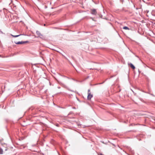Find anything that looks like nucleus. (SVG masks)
I'll use <instances>...</instances> for the list:
<instances>
[{"label":"nucleus","instance_id":"f257e3e1","mask_svg":"<svg viewBox=\"0 0 155 155\" xmlns=\"http://www.w3.org/2000/svg\"><path fill=\"white\" fill-rule=\"evenodd\" d=\"M87 94L88 95L87 97V99L88 100H90L93 97V95L91 94V93L90 92V89L88 90Z\"/></svg>","mask_w":155,"mask_h":155},{"label":"nucleus","instance_id":"f03ea898","mask_svg":"<svg viewBox=\"0 0 155 155\" xmlns=\"http://www.w3.org/2000/svg\"><path fill=\"white\" fill-rule=\"evenodd\" d=\"M91 13V14L96 15L97 14L96 9H92L90 10Z\"/></svg>","mask_w":155,"mask_h":155},{"label":"nucleus","instance_id":"7ed1b4c3","mask_svg":"<svg viewBox=\"0 0 155 155\" xmlns=\"http://www.w3.org/2000/svg\"><path fill=\"white\" fill-rule=\"evenodd\" d=\"M36 33L38 35V37L40 38H42L43 37V35L40 33V32L37 31L36 32Z\"/></svg>","mask_w":155,"mask_h":155},{"label":"nucleus","instance_id":"20e7f679","mask_svg":"<svg viewBox=\"0 0 155 155\" xmlns=\"http://www.w3.org/2000/svg\"><path fill=\"white\" fill-rule=\"evenodd\" d=\"M28 42V41H19L16 42H15V43L16 44L18 45V44L26 43Z\"/></svg>","mask_w":155,"mask_h":155},{"label":"nucleus","instance_id":"39448f33","mask_svg":"<svg viewBox=\"0 0 155 155\" xmlns=\"http://www.w3.org/2000/svg\"><path fill=\"white\" fill-rule=\"evenodd\" d=\"M128 65L130 66V67L133 69H134L135 68V66L131 63L128 64Z\"/></svg>","mask_w":155,"mask_h":155},{"label":"nucleus","instance_id":"423d86ee","mask_svg":"<svg viewBox=\"0 0 155 155\" xmlns=\"http://www.w3.org/2000/svg\"><path fill=\"white\" fill-rule=\"evenodd\" d=\"M11 36H12L13 37H14V38H16V37H18L20 35H11Z\"/></svg>","mask_w":155,"mask_h":155},{"label":"nucleus","instance_id":"0eeeda50","mask_svg":"<svg viewBox=\"0 0 155 155\" xmlns=\"http://www.w3.org/2000/svg\"><path fill=\"white\" fill-rule=\"evenodd\" d=\"M123 29H125V30H130V29L127 27V26L124 27L123 28Z\"/></svg>","mask_w":155,"mask_h":155},{"label":"nucleus","instance_id":"6e6552de","mask_svg":"<svg viewBox=\"0 0 155 155\" xmlns=\"http://www.w3.org/2000/svg\"><path fill=\"white\" fill-rule=\"evenodd\" d=\"M3 153V150L2 148H0V154H2Z\"/></svg>","mask_w":155,"mask_h":155},{"label":"nucleus","instance_id":"1a4fd4ad","mask_svg":"<svg viewBox=\"0 0 155 155\" xmlns=\"http://www.w3.org/2000/svg\"><path fill=\"white\" fill-rule=\"evenodd\" d=\"M139 99L142 102H145V101H144V100L143 99H142L141 98H139Z\"/></svg>","mask_w":155,"mask_h":155},{"label":"nucleus","instance_id":"9d476101","mask_svg":"<svg viewBox=\"0 0 155 155\" xmlns=\"http://www.w3.org/2000/svg\"><path fill=\"white\" fill-rule=\"evenodd\" d=\"M9 148H7L5 149V151H6V150H9Z\"/></svg>","mask_w":155,"mask_h":155},{"label":"nucleus","instance_id":"9b49d317","mask_svg":"<svg viewBox=\"0 0 155 155\" xmlns=\"http://www.w3.org/2000/svg\"><path fill=\"white\" fill-rule=\"evenodd\" d=\"M55 125L57 127H59V124H56Z\"/></svg>","mask_w":155,"mask_h":155},{"label":"nucleus","instance_id":"f8f14e48","mask_svg":"<svg viewBox=\"0 0 155 155\" xmlns=\"http://www.w3.org/2000/svg\"><path fill=\"white\" fill-rule=\"evenodd\" d=\"M99 155H104L100 153L99 154Z\"/></svg>","mask_w":155,"mask_h":155}]
</instances>
